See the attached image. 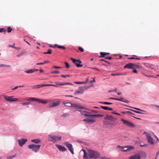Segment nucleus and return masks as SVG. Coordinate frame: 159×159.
Returning a JSON list of instances; mask_svg holds the SVG:
<instances>
[{
    "mask_svg": "<svg viewBox=\"0 0 159 159\" xmlns=\"http://www.w3.org/2000/svg\"><path fill=\"white\" fill-rule=\"evenodd\" d=\"M144 134L146 133L147 134L146 137L147 139L148 140V142L151 144H153L154 142H153V139L151 137V135L149 134H147V132H144Z\"/></svg>",
    "mask_w": 159,
    "mask_h": 159,
    "instance_id": "9",
    "label": "nucleus"
},
{
    "mask_svg": "<svg viewBox=\"0 0 159 159\" xmlns=\"http://www.w3.org/2000/svg\"><path fill=\"white\" fill-rule=\"evenodd\" d=\"M30 103V102H24V103H22V104L23 105H27L28 104H29Z\"/></svg>",
    "mask_w": 159,
    "mask_h": 159,
    "instance_id": "48",
    "label": "nucleus"
},
{
    "mask_svg": "<svg viewBox=\"0 0 159 159\" xmlns=\"http://www.w3.org/2000/svg\"><path fill=\"white\" fill-rule=\"evenodd\" d=\"M128 59H135V58H134V57H131L128 58Z\"/></svg>",
    "mask_w": 159,
    "mask_h": 159,
    "instance_id": "62",
    "label": "nucleus"
},
{
    "mask_svg": "<svg viewBox=\"0 0 159 159\" xmlns=\"http://www.w3.org/2000/svg\"><path fill=\"white\" fill-rule=\"evenodd\" d=\"M133 108L134 109H135L137 110H139V111H144L143 110H142L140 109H139V108H135V107H133Z\"/></svg>",
    "mask_w": 159,
    "mask_h": 159,
    "instance_id": "52",
    "label": "nucleus"
},
{
    "mask_svg": "<svg viewBox=\"0 0 159 159\" xmlns=\"http://www.w3.org/2000/svg\"><path fill=\"white\" fill-rule=\"evenodd\" d=\"M126 74H121V73H119V74H111V75L113 76H117V75H126Z\"/></svg>",
    "mask_w": 159,
    "mask_h": 159,
    "instance_id": "31",
    "label": "nucleus"
},
{
    "mask_svg": "<svg viewBox=\"0 0 159 159\" xmlns=\"http://www.w3.org/2000/svg\"><path fill=\"white\" fill-rule=\"evenodd\" d=\"M54 47H57L59 48H60V49H64V50H65L66 49V48L65 47H64L63 46H62L59 45H57V44L55 45H54Z\"/></svg>",
    "mask_w": 159,
    "mask_h": 159,
    "instance_id": "26",
    "label": "nucleus"
},
{
    "mask_svg": "<svg viewBox=\"0 0 159 159\" xmlns=\"http://www.w3.org/2000/svg\"><path fill=\"white\" fill-rule=\"evenodd\" d=\"M71 60L73 63L75 64L77 67H80V60H76L73 58L71 57L70 58Z\"/></svg>",
    "mask_w": 159,
    "mask_h": 159,
    "instance_id": "11",
    "label": "nucleus"
},
{
    "mask_svg": "<svg viewBox=\"0 0 159 159\" xmlns=\"http://www.w3.org/2000/svg\"><path fill=\"white\" fill-rule=\"evenodd\" d=\"M141 67L140 66L134 64V68H136L138 69H140L141 68Z\"/></svg>",
    "mask_w": 159,
    "mask_h": 159,
    "instance_id": "43",
    "label": "nucleus"
},
{
    "mask_svg": "<svg viewBox=\"0 0 159 159\" xmlns=\"http://www.w3.org/2000/svg\"><path fill=\"white\" fill-rule=\"evenodd\" d=\"M95 82V80L94 79H93V80L90 81V82L91 83H93V82Z\"/></svg>",
    "mask_w": 159,
    "mask_h": 159,
    "instance_id": "61",
    "label": "nucleus"
},
{
    "mask_svg": "<svg viewBox=\"0 0 159 159\" xmlns=\"http://www.w3.org/2000/svg\"><path fill=\"white\" fill-rule=\"evenodd\" d=\"M0 67H10V65H7L5 64H0Z\"/></svg>",
    "mask_w": 159,
    "mask_h": 159,
    "instance_id": "36",
    "label": "nucleus"
},
{
    "mask_svg": "<svg viewBox=\"0 0 159 159\" xmlns=\"http://www.w3.org/2000/svg\"><path fill=\"white\" fill-rule=\"evenodd\" d=\"M61 76V77L66 78V77H69L70 76V75H62Z\"/></svg>",
    "mask_w": 159,
    "mask_h": 159,
    "instance_id": "45",
    "label": "nucleus"
},
{
    "mask_svg": "<svg viewBox=\"0 0 159 159\" xmlns=\"http://www.w3.org/2000/svg\"><path fill=\"white\" fill-rule=\"evenodd\" d=\"M84 109H85V108L80 106V113H81L82 115H84L86 117L89 116V117H91L92 118H94L96 117H102L103 116V115L100 114L90 115L89 114V113L86 111L81 110Z\"/></svg>",
    "mask_w": 159,
    "mask_h": 159,
    "instance_id": "2",
    "label": "nucleus"
},
{
    "mask_svg": "<svg viewBox=\"0 0 159 159\" xmlns=\"http://www.w3.org/2000/svg\"><path fill=\"white\" fill-rule=\"evenodd\" d=\"M129 159H140V155L139 154H135L129 157Z\"/></svg>",
    "mask_w": 159,
    "mask_h": 159,
    "instance_id": "16",
    "label": "nucleus"
},
{
    "mask_svg": "<svg viewBox=\"0 0 159 159\" xmlns=\"http://www.w3.org/2000/svg\"><path fill=\"white\" fill-rule=\"evenodd\" d=\"M72 109L74 111H76V110H75V109H77V111H79V110L80 109V106L77 105H73L72 106Z\"/></svg>",
    "mask_w": 159,
    "mask_h": 159,
    "instance_id": "17",
    "label": "nucleus"
},
{
    "mask_svg": "<svg viewBox=\"0 0 159 159\" xmlns=\"http://www.w3.org/2000/svg\"><path fill=\"white\" fill-rule=\"evenodd\" d=\"M100 61H104L106 63L108 64H110V63L108 61H106V60H105L104 59H101L100 60Z\"/></svg>",
    "mask_w": 159,
    "mask_h": 159,
    "instance_id": "44",
    "label": "nucleus"
},
{
    "mask_svg": "<svg viewBox=\"0 0 159 159\" xmlns=\"http://www.w3.org/2000/svg\"><path fill=\"white\" fill-rule=\"evenodd\" d=\"M134 64L129 63L126 64L124 66V68H128L129 69L134 68Z\"/></svg>",
    "mask_w": 159,
    "mask_h": 159,
    "instance_id": "15",
    "label": "nucleus"
},
{
    "mask_svg": "<svg viewBox=\"0 0 159 159\" xmlns=\"http://www.w3.org/2000/svg\"><path fill=\"white\" fill-rule=\"evenodd\" d=\"M14 96H7L5 95L3 96L5 99L7 101L10 102L17 101L18 99L17 98H13Z\"/></svg>",
    "mask_w": 159,
    "mask_h": 159,
    "instance_id": "4",
    "label": "nucleus"
},
{
    "mask_svg": "<svg viewBox=\"0 0 159 159\" xmlns=\"http://www.w3.org/2000/svg\"><path fill=\"white\" fill-rule=\"evenodd\" d=\"M51 74H59L60 73V71H52L51 72Z\"/></svg>",
    "mask_w": 159,
    "mask_h": 159,
    "instance_id": "37",
    "label": "nucleus"
},
{
    "mask_svg": "<svg viewBox=\"0 0 159 159\" xmlns=\"http://www.w3.org/2000/svg\"><path fill=\"white\" fill-rule=\"evenodd\" d=\"M61 68V67L60 66H54L52 67V68H56V69H60V68Z\"/></svg>",
    "mask_w": 159,
    "mask_h": 159,
    "instance_id": "51",
    "label": "nucleus"
},
{
    "mask_svg": "<svg viewBox=\"0 0 159 159\" xmlns=\"http://www.w3.org/2000/svg\"><path fill=\"white\" fill-rule=\"evenodd\" d=\"M79 93H80V91H76L75 92V93H74V94L75 95H76L77 94H79Z\"/></svg>",
    "mask_w": 159,
    "mask_h": 159,
    "instance_id": "53",
    "label": "nucleus"
},
{
    "mask_svg": "<svg viewBox=\"0 0 159 159\" xmlns=\"http://www.w3.org/2000/svg\"><path fill=\"white\" fill-rule=\"evenodd\" d=\"M49 136L52 139L56 141H57L60 140L62 138L61 137L59 136H55L49 135Z\"/></svg>",
    "mask_w": 159,
    "mask_h": 159,
    "instance_id": "13",
    "label": "nucleus"
},
{
    "mask_svg": "<svg viewBox=\"0 0 159 159\" xmlns=\"http://www.w3.org/2000/svg\"><path fill=\"white\" fill-rule=\"evenodd\" d=\"M100 103L107 105H110L112 104V103L111 102H99Z\"/></svg>",
    "mask_w": 159,
    "mask_h": 159,
    "instance_id": "34",
    "label": "nucleus"
},
{
    "mask_svg": "<svg viewBox=\"0 0 159 159\" xmlns=\"http://www.w3.org/2000/svg\"><path fill=\"white\" fill-rule=\"evenodd\" d=\"M69 114L67 113H63L62 114V115L61 116V117H66L68 116Z\"/></svg>",
    "mask_w": 159,
    "mask_h": 159,
    "instance_id": "42",
    "label": "nucleus"
},
{
    "mask_svg": "<svg viewBox=\"0 0 159 159\" xmlns=\"http://www.w3.org/2000/svg\"><path fill=\"white\" fill-rule=\"evenodd\" d=\"M12 30L10 27H8L7 28V32L8 33H10L11 31Z\"/></svg>",
    "mask_w": 159,
    "mask_h": 159,
    "instance_id": "41",
    "label": "nucleus"
},
{
    "mask_svg": "<svg viewBox=\"0 0 159 159\" xmlns=\"http://www.w3.org/2000/svg\"><path fill=\"white\" fill-rule=\"evenodd\" d=\"M109 99H113V100H117V98H114L110 97V98H109Z\"/></svg>",
    "mask_w": 159,
    "mask_h": 159,
    "instance_id": "57",
    "label": "nucleus"
},
{
    "mask_svg": "<svg viewBox=\"0 0 159 159\" xmlns=\"http://www.w3.org/2000/svg\"><path fill=\"white\" fill-rule=\"evenodd\" d=\"M80 51H81V52H84V49L80 47Z\"/></svg>",
    "mask_w": 159,
    "mask_h": 159,
    "instance_id": "64",
    "label": "nucleus"
},
{
    "mask_svg": "<svg viewBox=\"0 0 159 159\" xmlns=\"http://www.w3.org/2000/svg\"><path fill=\"white\" fill-rule=\"evenodd\" d=\"M130 110L132 111H133L135 113H139V114H143L141 112H140V111H135V110H131V109H129Z\"/></svg>",
    "mask_w": 159,
    "mask_h": 159,
    "instance_id": "39",
    "label": "nucleus"
},
{
    "mask_svg": "<svg viewBox=\"0 0 159 159\" xmlns=\"http://www.w3.org/2000/svg\"><path fill=\"white\" fill-rule=\"evenodd\" d=\"M106 118L107 120H114L115 119L113 118L112 116L107 115L106 116Z\"/></svg>",
    "mask_w": 159,
    "mask_h": 159,
    "instance_id": "27",
    "label": "nucleus"
},
{
    "mask_svg": "<svg viewBox=\"0 0 159 159\" xmlns=\"http://www.w3.org/2000/svg\"><path fill=\"white\" fill-rule=\"evenodd\" d=\"M126 112L128 114H131V115H135V114H134V113H133L132 112H131L130 111H126Z\"/></svg>",
    "mask_w": 159,
    "mask_h": 159,
    "instance_id": "46",
    "label": "nucleus"
},
{
    "mask_svg": "<svg viewBox=\"0 0 159 159\" xmlns=\"http://www.w3.org/2000/svg\"><path fill=\"white\" fill-rule=\"evenodd\" d=\"M31 142H34L36 143H40L41 141L40 139H35L32 140H31Z\"/></svg>",
    "mask_w": 159,
    "mask_h": 159,
    "instance_id": "28",
    "label": "nucleus"
},
{
    "mask_svg": "<svg viewBox=\"0 0 159 159\" xmlns=\"http://www.w3.org/2000/svg\"><path fill=\"white\" fill-rule=\"evenodd\" d=\"M26 51H25V50L21 52L20 53L16 55V56L17 57H19L20 56H21L22 55L26 54Z\"/></svg>",
    "mask_w": 159,
    "mask_h": 159,
    "instance_id": "29",
    "label": "nucleus"
},
{
    "mask_svg": "<svg viewBox=\"0 0 159 159\" xmlns=\"http://www.w3.org/2000/svg\"><path fill=\"white\" fill-rule=\"evenodd\" d=\"M149 67L151 68V69H155V70H156V69H155L153 67V66L152 65H151L150 66H149Z\"/></svg>",
    "mask_w": 159,
    "mask_h": 159,
    "instance_id": "56",
    "label": "nucleus"
},
{
    "mask_svg": "<svg viewBox=\"0 0 159 159\" xmlns=\"http://www.w3.org/2000/svg\"><path fill=\"white\" fill-rule=\"evenodd\" d=\"M133 72L134 73H138L137 71L135 69H134L133 68Z\"/></svg>",
    "mask_w": 159,
    "mask_h": 159,
    "instance_id": "54",
    "label": "nucleus"
},
{
    "mask_svg": "<svg viewBox=\"0 0 159 159\" xmlns=\"http://www.w3.org/2000/svg\"><path fill=\"white\" fill-rule=\"evenodd\" d=\"M64 145L68 148L69 150L73 154H74L73 148L72 145L71 144H70L69 142H66L64 143Z\"/></svg>",
    "mask_w": 159,
    "mask_h": 159,
    "instance_id": "8",
    "label": "nucleus"
},
{
    "mask_svg": "<svg viewBox=\"0 0 159 159\" xmlns=\"http://www.w3.org/2000/svg\"><path fill=\"white\" fill-rule=\"evenodd\" d=\"M16 156V154H15L13 155L9 156L7 157V158L8 159H11L14 157H15Z\"/></svg>",
    "mask_w": 159,
    "mask_h": 159,
    "instance_id": "32",
    "label": "nucleus"
},
{
    "mask_svg": "<svg viewBox=\"0 0 159 159\" xmlns=\"http://www.w3.org/2000/svg\"><path fill=\"white\" fill-rule=\"evenodd\" d=\"M88 81V78H87L86 79V81L84 82H80V84H85Z\"/></svg>",
    "mask_w": 159,
    "mask_h": 159,
    "instance_id": "49",
    "label": "nucleus"
},
{
    "mask_svg": "<svg viewBox=\"0 0 159 159\" xmlns=\"http://www.w3.org/2000/svg\"><path fill=\"white\" fill-rule=\"evenodd\" d=\"M49 62V61H45L44 62H43V64H45L46 63H48Z\"/></svg>",
    "mask_w": 159,
    "mask_h": 159,
    "instance_id": "59",
    "label": "nucleus"
},
{
    "mask_svg": "<svg viewBox=\"0 0 159 159\" xmlns=\"http://www.w3.org/2000/svg\"><path fill=\"white\" fill-rule=\"evenodd\" d=\"M81 151H83L84 152L83 157L84 159H90L93 158L96 159L100 156L99 153L97 151L90 150L89 151L88 155L85 150L84 149H82Z\"/></svg>",
    "mask_w": 159,
    "mask_h": 159,
    "instance_id": "1",
    "label": "nucleus"
},
{
    "mask_svg": "<svg viewBox=\"0 0 159 159\" xmlns=\"http://www.w3.org/2000/svg\"><path fill=\"white\" fill-rule=\"evenodd\" d=\"M46 86V84H41L35 85L34 86L33 88L37 89L42 88L43 87Z\"/></svg>",
    "mask_w": 159,
    "mask_h": 159,
    "instance_id": "22",
    "label": "nucleus"
},
{
    "mask_svg": "<svg viewBox=\"0 0 159 159\" xmlns=\"http://www.w3.org/2000/svg\"><path fill=\"white\" fill-rule=\"evenodd\" d=\"M24 87V85H22V86H15V87L11 89V90H14L16 89H17V88H18L19 87Z\"/></svg>",
    "mask_w": 159,
    "mask_h": 159,
    "instance_id": "35",
    "label": "nucleus"
},
{
    "mask_svg": "<svg viewBox=\"0 0 159 159\" xmlns=\"http://www.w3.org/2000/svg\"><path fill=\"white\" fill-rule=\"evenodd\" d=\"M65 64L66 65V68H68L69 67V65L68 63L65 62Z\"/></svg>",
    "mask_w": 159,
    "mask_h": 159,
    "instance_id": "47",
    "label": "nucleus"
},
{
    "mask_svg": "<svg viewBox=\"0 0 159 159\" xmlns=\"http://www.w3.org/2000/svg\"><path fill=\"white\" fill-rule=\"evenodd\" d=\"M90 86H84L80 88V94L83 93L84 90H86L90 88Z\"/></svg>",
    "mask_w": 159,
    "mask_h": 159,
    "instance_id": "21",
    "label": "nucleus"
},
{
    "mask_svg": "<svg viewBox=\"0 0 159 159\" xmlns=\"http://www.w3.org/2000/svg\"><path fill=\"white\" fill-rule=\"evenodd\" d=\"M159 154V151L156 154V157H158Z\"/></svg>",
    "mask_w": 159,
    "mask_h": 159,
    "instance_id": "63",
    "label": "nucleus"
},
{
    "mask_svg": "<svg viewBox=\"0 0 159 159\" xmlns=\"http://www.w3.org/2000/svg\"><path fill=\"white\" fill-rule=\"evenodd\" d=\"M27 100L28 101H35L39 103H42L43 104H46L48 102L46 100L42 99L34 98H29Z\"/></svg>",
    "mask_w": 159,
    "mask_h": 159,
    "instance_id": "3",
    "label": "nucleus"
},
{
    "mask_svg": "<svg viewBox=\"0 0 159 159\" xmlns=\"http://www.w3.org/2000/svg\"><path fill=\"white\" fill-rule=\"evenodd\" d=\"M139 154L140 155V157L141 156L143 158H145L147 157V154L144 152H141Z\"/></svg>",
    "mask_w": 159,
    "mask_h": 159,
    "instance_id": "23",
    "label": "nucleus"
},
{
    "mask_svg": "<svg viewBox=\"0 0 159 159\" xmlns=\"http://www.w3.org/2000/svg\"><path fill=\"white\" fill-rule=\"evenodd\" d=\"M64 104L65 106L68 107H72L73 105L70 102L64 103Z\"/></svg>",
    "mask_w": 159,
    "mask_h": 159,
    "instance_id": "30",
    "label": "nucleus"
},
{
    "mask_svg": "<svg viewBox=\"0 0 159 159\" xmlns=\"http://www.w3.org/2000/svg\"><path fill=\"white\" fill-rule=\"evenodd\" d=\"M56 146L60 151L63 152L67 150V149L63 146L59 145H57Z\"/></svg>",
    "mask_w": 159,
    "mask_h": 159,
    "instance_id": "12",
    "label": "nucleus"
},
{
    "mask_svg": "<svg viewBox=\"0 0 159 159\" xmlns=\"http://www.w3.org/2000/svg\"><path fill=\"white\" fill-rule=\"evenodd\" d=\"M43 65V62H40L39 63H37L36 64V65Z\"/></svg>",
    "mask_w": 159,
    "mask_h": 159,
    "instance_id": "58",
    "label": "nucleus"
},
{
    "mask_svg": "<svg viewBox=\"0 0 159 159\" xmlns=\"http://www.w3.org/2000/svg\"><path fill=\"white\" fill-rule=\"evenodd\" d=\"M121 121L122 122L123 124L129 127H135V125L132 122L126 120L121 119Z\"/></svg>",
    "mask_w": 159,
    "mask_h": 159,
    "instance_id": "6",
    "label": "nucleus"
},
{
    "mask_svg": "<svg viewBox=\"0 0 159 159\" xmlns=\"http://www.w3.org/2000/svg\"><path fill=\"white\" fill-rule=\"evenodd\" d=\"M28 147L29 148L32 149L35 152H36L40 148L41 145L32 144L29 145Z\"/></svg>",
    "mask_w": 159,
    "mask_h": 159,
    "instance_id": "5",
    "label": "nucleus"
},
{
    "mask_svg": "<svg viewBox=\"0 0 159 159\" xmlns=\"http://www.w3.org/2000/svg\"><path fill=\"white\" fill-rule=\"evenodd\" d=\"M27 141V140L25 139H21L18 140L19 144L20 146H22Z\"/></svg>",
    "mask_w": 159,
    "mask_h": 159,
    "instance_id": "14",
    "label": "nucleus"
},
{
    "mask_svg": "<svg viewBox=\"0 0 159 159\" xmlns=\"http://www.w3.org/2000/svg\"><path fill=\"white\" fill-rule=\"evenodd\" d=\"M117 147L120 148V150L123 152L129 150L134 148L133 147L131 146L123 147L120 146L118 145Z\"/></svg>",
    "mask_w": 159,
    "mask_h": 159,
    "instance_id": "7",
    "label": "nucleus"
},
{
    "mask_svg": "<svg viewBox=\"0 0 159 159\" xmlns=\"http://www.w3.org/2000/svg\"><path fill=\"white\" fill-rule=\"evenodd\" d=\"M46 86H53L55 87H57V86L56 85L51 84H46Z\"/></svg>",
    "mask_w": 159,
    "mask_h": 159,
    "instance_id": "40",
    "label": "nucleus"
},
{
    "mask_svg": "<svg viewBox=\"0 0 159 159\" xmlns=\"http://www.w3.org/2000/svg\"><path fill=\"white\" fill-rule=\"evenodd\" d=\"M55 83L57 85H64L67 84H69L71 85H73V84H71V83H59L58 82H56Z\"/></svg>",
    "mask_w": 159,
    "mask_h": 159,
    "instance_id": "18",
    "label": "nucleus"
},
{
    "mask_svg": "<svg viewBox=\"0 0 159 159\" xmlns=\"http://www.w3.org/2000/svg\"><path fill=\"white\" fill-rule=\"evenodd\" d=\"M102 159H111L107 157H101Z\"/></svg>",
    "mask_w": 159,
    "mask_h": 159,
    "instance_id": "55",
    "label": "nucleus"
},
{
    "mask_svg": "<svg viewBox=\"0 0 159 159\" xmlns=\"http://www.w3.org/2000/svg\"><path fill=\"white\" fill-rule=\"evenodd\" d=\"M6 31V30H5L3 28H0V33L2 32H5Z\"/></svg>",
    "mask_w": 159,
    "mask_h": 159,
    "instance_id": "50",
    "label": "nucleus"
},
{
    "mask_svg": "<svg viewBox=\"0 0 159 159\" xmlns=\"http://www.w3.org/2000/svg\"><path fill=\"white\" fill-rule=\"evenodd\" d=\"M101 107L105 110H108V107L106 106H101Z\"/></svg>",
    "mask_w": 159,
    "mask_h": 159,
    "instance_id": "38",
    "label": "nucleus"
},
{
    "mask_svg": "<svg viewBox=\"0 0 159 159\" xmlns=\"http://www.w3.org/2000/svg\"><path fill=\"white\" fill-rule=\"evenodd\" d=\"M39 70L38 69H33L29 70H26L25 72L27 73H31L34 72L38 71Z\"/></svg>",
    "mask_w": 159,
    "mask_h": 159,
    "instance_id": "19",
    "label": "nucleus"
},
{
    "mask_svg": "<svg viewBox=\"0 0 159 159\" xmlns=\"http://www.w3.org/2000/svg\"><path fill=\"white\" fill-rule=\"evenodd\" d=\"M106 59H108L109 60H111L112 59V57H106Z\"/></svg>",
    "mask_w": 159,
    "mask_h": 159,
    "instance_id": "60",
    "label": "nucleus"
},
{
    "mask_svg": "<svg viewBox=\"0 0 159 159\" xmlns=\"http://www.w3.org/2000/svg\"><path fill=\"white\" fill-rule=\"evenodd\" d=\"M60 102L59 101H57L56 102H54L52 105L49 106L50 107H54L59 105L60 104Z\"/></svg>",
    "mask_w": 159,
    "mask_h": 159,
    "instance_id": "20",
    "label": "nucleus"
},
{
    "mask_svg": "<svg viewBox=\"0 0 159 159\" xmlns=\"http://www.w3.org/2000/svg\"><path fill=\"white\" fill-rule=\"evenodd\" d=\"M100 55L101 56L99 57H105V56L106 55H109L110 54L108 52H100Z\"/></svg>",
    "mask_w": 159,
    "mask_h": 159,
    "instance_id": "24",
    "label": "nucleus"
},
{
    "mask_svg": "<svg viewBox=\"0 0 159 159\" xmlns=\"http://www.w3.org/2000/svg\"><path fill=\"white\" fill-rule=\"evenodd\" d=\"M117 100L122 101L127 103H128L129 102V101L123 98H117Z\"/></svg>",
    "mask_w": 159,
    "mask_h": 159,
    "instance_id": "25",
    "label": "nucleus"
},
{
    "mask_svg": "<svg viewBox=\"0 0 159 159\" xmlns=\"http://www.w3.org/2000/svg\"><path fill=\"white\" fill-rule=\"evenodd\" d=\"M52 53V50L51 49H49L48 50V51L46 52H44V54H51Z\"/></svg>",
    "mask_w": 159,
    "mask_h": 159,
    "instance_id": "33",
    "label": "nucleus"
},
{
    "mask_svg": "<svg viewBox=\"0 0 159 159\" xmlns=\"http://www.w3.org/2000/svg\"><path fill=\"white\" fill-rule=\"evenodd\" d=\"M89 118L84 119L83 120V121H86V123L88 124H92L94 123L95 121V120L93 119V118H92L91 117Z\"/></svg>",
    "mask_w": 159,
    "mask_h": 159,
    "instance_id": "10",
    "label": "nucleus"
}]
</instances>
